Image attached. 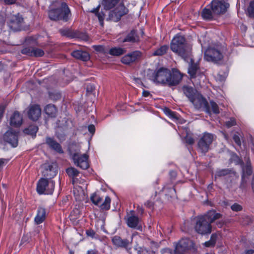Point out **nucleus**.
<instances>
[{
  "instance_id": "f257e3e1",
  "label": "nucleus",
  "mask_w": 254,
  "mask_h": 254,
  "mask_svg": "<svg viewBox=\"0 0 254 254\" xmlns=\"http://www.w3.org/2000/svg\"><path fill=\"white\" fill-rule=\"evenodd\" d=\"M221 216V214L216 213L215 211L210 210L207 214L198 217L194 226L195 231L202 235L211 233V223L219 219Z\"/></svg>"
},
{
  "instance_id": "f03ea898",
  "label": "nucleus",
  "mask_w": 254,
  "mask_h": 254,
  "mask_svg": "<svg viewBox=\"0 0 254 254\" xmlns=\"http://www.w3.org/2000/svg\"><path fill=\"white\" fill-rule=\"evenodd\" d=\"M49 17L52 20H62L67 21L71 16V12L67 4L62 1H56L50 7Z\"/></svg>"
},
{
  "instance_id": "7ed1b4c3",
  "label": "nucleus",
  "mask_w": 254,
  "mask_h": 254,
  "mask_svg": "<svg viewBox=\"0 0 254 254\" xmlns=\"http://www.w3.org/2000/svg\"><path fill=\"white\" fill-rule=\"evenodd\" d=\"M171 49L187 62H189V60L190 59L191 48L186 43L184 36L176 35L171 42Z\"/></svg>"
},
{
  "instance_id": "20e7f679",
  "label": "nucleus",
  "mask_w": 254,
  "mask_h": 254,
  "mask_svg": "<svg viewBox=\"0 0 254 254\" xmlns=\"http://www.w3.org/2000/svg\"><path fill=\"white\" fill-rule=\"evenodd\" d=\"M18 133L15 129L9 128L0 138V144H9L12 147H16L18 143Z\"/></svg>"
},
{
  "instance_id": "39448f33",
  "label": "nucleus",
  "mask_w": 254,
  "mask_h": 254,
  "mask_svg": "<svg viewBox=\"0 0 254 254\" xmlns=\"http://www.w3.org/2000/svg\"><path fill=\"white\" fill-rule=\"evenodd\" d=\"M54 188L55 182L46 178H40L37 183L36 190L39 194H52Z\"/></svg>"
},
{
  "instance_id": "423d86ee",
  "label": "nucleus",
  "mask_w": 254,
  "mask_h": 254,
  "mask_svg": "<svg viewBox=\"0 0 254 254\" xmlns=\"http://www.w3.org/2000/svg\"><path fill=\"white\" fill-rule=\"evenodd\" d=\"M214 139V135L211 133L205 132L197 143V149L203 154H205L210 149V147Z\"/></svg>"
},
{
  "instance_id": "0eeeda50",
  "label": "nucleus",
  "mask_w": 254,
  "mask_h": 254,
  "mask_svg": "<svg viewBox=\"0 0 254 254\" xmlns=\"http://www.w3.org/2000/svg\"><path fill=\"white\" fill-rule=\"evenodd\" d=\"M170 76V70L167 68L161 67L153 72L149 78L155 82L166 85Z\"/></svg>"
},
{
  "instance_id": "6e6552de",
  "label": "nucleus",
  "mask_w": 254,
  "mask_h": 254,
  "mask_svg": "<svg viewBox=\"0 0 254 254\" xmlns=\"http://www.w3.org/2000/svg\"><path fill=\"white\" fill-rule=\"evenodd\" d=\"M74 164L82 169L86 170L89 167V156L87 154H80L78 151L71 152Z\"/></svg>"
},
{
  "instance_id": "1a4fd4ad",
  "label": "nucleus",
  "mask_w": 254,
  "mask_h": 254,
  "mask_svg": "<svg viewBox=\"0 0 254 254\" xmlns=\"http://www.w3.org/2000/svg\"><path fill=\"white\" fill-rule=\"evenodd\" d=\"M91 201L95 205L98 206L102 210H108L110 208L111 198L107 196L102 202V198L98 194L94 193L90 196Z\"/></svg>"
},
{
  "instance_id": "9d476101",
  "label": "nucleus",
  "mask_w": 254,
  "mask_h": 254,
  "mask_svg": "<svg viewBox=\"0 0 254 254\" xmlns=\"http://www.w3.org/2000/svg\"><path fill=\"white\" fill-rule=\"evenodd\" d=\"M210 7L216 16L224 14L229 7V4L223 0H213L210 4Z\"/></svg>"
},
{
  "instance_id": "9b49d317",
  "label": "nucleus",
  "mask_w": 254,
  "mask_h": 254,
  "mask_svg": "<svg viewBox=\"0 0 254 254\" xmlns=\"http://www.w3.org/2000/svg\"><path fill=\"white\" fill-rule=\"evenodd\" d=\"M128 12V10L123 3H121L114 10L111 11L109 15V19L114 22L119 21L121 17Z\"/></svg>"
},
{
  "instance_id": "f8f14e48",
  "label": "nucleus",
  "mask_w": 254,
  "mask_h": 254,
  "mask_svg": "<svg viewBox=\"0 0 254 254\" xmlns=\"http://www.w3.org/2000/svg\"><path fill=\"white\" fill-rule=\"evenodd\" d=\"M142 53L139 51L130 52L122 58L123 64L129 65L138 62L142 58Z\"/></svg>"
},
{
  "instance_id": "ddd939ff",
  "label": "nucleus",
  "mask_w": 254,
  "mask_h": 254,
  "mask_svg": "<svg viewBox=\"0 0 254 254\" xmlns=\"http://www.w3.org/2000/svg\"><path fill=\"white\" fill-rule=\"evenodd\" d=\"M222 53L215 48H208L204 53V59L208 62H217L223 59Z\"/></svg>"
},
{
  "instance_id": "4468645a",
  "label": "nucleus",
  "mask_w": 254,
  "mask_h": 254,
  "mask_svg": "<svg viewBox=\"0 0 254 254\" xmlns=\"http://www.w3.org/2000/svg\"><path fill=\"white\" fill-rule=\"evenodd\" d=\"M190 101L192 103L196 109H199L204 107L206 113L208 114L210 113L208 103L201 95L196 93Z\"/></svg>"
},
{
  "instance_id": "2eb2a0df",
  "label": "nucleus",
  "mask_w": 254,
  "mask_h": 254,
  "mask_svg": "<svg viewBox=\"0 0 254 254\" xmlns=\"http://www.w3.org/2000/svg\"><path fill=\"white\" fill-rule=\"evenodd\" d=\"M125 220L128 227L141 230L142 227L140 225V220L134 214L133 211H130L127 214Z\"/></svg>"
},
{
  "instance_id": "dca6fc26",
  "label": "nucleus",
  "mask_w": 254,
  "mask_h": 254,
  "mask_svg": "<svg viewBox=\"0 0 254 254\" xmlns=\"http://www.w3.org/2000/svg\"><path fill=\"white\" fill-rule=\"evenodd\" d=\"M23 21V18L19 14L13 15L9 20L8 26L13 31H19L21 28Z\"/></svg>"
},
{
  "instance_id": "f3484780",
  "label": "nucleus",
  "mask_w": 254,
  "mask_h": 254,
  "mask_svg": "<svg viewBox=\"0 0 254 254\" xmlns=\"http://www.w3.org/2000/svg\"><path fill=\"white\" fill-rule=\"evenodd\" d=\"M112 242L117 247L125 248L126 250H130L131 248L132 239L129 241L126 239H123L118 236H115L112 238Z\"/></svg>"
},
{
  "instance_id": "a211bd4d",
  "label": "nucleus",
  "mask_w": 254,
  "mask_h": 254,
  "mask_svg": "<svg viewBox=\"0 0 254 254\" xmlns=\"http://www.w3.org/2000/svg\"><path fill=\"white\" fill-rule=\"evenodd\" d=\"M42 174L44 177L49 180L54 178L57 173L56 168L49 163H46L42 165Z\"/></svg>"
},
{
  "instance_id": "6ab92c4d",
  "label": "nucleus",
  "mask_w": 254,
  "mask_h": 254,
  "mask_svg": "<svg viewBox=\"0 0 254 254\" xmlns=\"http://www.w3.org/2000/svg\"><path fill=\"white\" fill-rule=\"evenodd\" d=\"M183 75L177 69H174L172 73L170 72V76L168 78L167 84L169 86H175L178 84L182 79Z\"/></svg>"
},
{
  "instance_id": "aec40b11",
  "label": "nucleus",
  "mask_w": 254,
  "mask_h": 254,
  "mask_svg": "<svg viewBox=\"0 0 254 254\" xmlns=\"http://www.w3.org/2000/svg\"><path fill=\"white\" fill-rule=\"evenodd\" d=\"M191 242L188 239H182L176 245L175 254H182L190 247Z\"/></svg>"
},
{
  "instance_id": "412c9836",
  "label": "nucleus",
  "mask_w": 254,
  "mask_h": 254,
  "mask_svg": "<svg viewBox=\"0 0 254 254\" xmlns=\"http://www.w3.org/2000/svg\"><path fill=\"white\" fill-rule=\"evenodd\" d=\"M189 67L188 68V73L191 79L194 78L200 73V68L199 65L197 63H194L190 56V59L189 60Z\"/></svg>"
},
{
  "instance_id": "4be33fe9",
  "label": "nucleus",
  "mask_w": 254,
  "mask_h": 254,
  "mask_svg": "<svg viewBox=\"0 0 254 254\" xmlns=\"http://www.w3.org/2000/svg\"><path fill=\"white\" fill-rule=\"evenodd\" d=\"M41 115V109L38 105H32L29 107L28 115L33 121H37Z\"/></svg>"
},
{
  "instance_id": "5701e85b",
  "label": "nucleus",
  "mask_w": 254,
  "mask_h": 254,
  "mask_svg": "<svg viewBox=\"0 0 254 254\" xmlns=\"http://www.w3.org/2000/svg\"><path fill=\"white\" fill-rule=\"evenodd\" d=\"M46 216V209L43 207H39L34 218L35 223L37 225L42 223L45 220Z\"/></svg>"
},
{
  "instance_id": "b1692460",
  "label": "nucleus",
  "mask_w": 254,
  "mask_h": 254,
  "mask_svg": "<svg viewBox=\"0 0 254 254\" xmlns=\"http://www.w3.org/2000/svg\"><path fill=\"white\" fill-rule=\"evenodd\" d=\"M46 143L52 149L55 150L59 153H64V151L62 148L61 145L53 138L51 137H47L46 138Z\"/></svg>"
},
{
  "instance_id": "393cba45",
  "label": "nucleus",
  "mask_w": 254,
  "mask_h": 254,
  "mask_svg": "<svg viewBox=\"0 0 254 254\" xmlns=\"http://www.w3.org/2000/svg\"><path fill=\"white\" fill-rule=\"evenodd\" d=\"M210 6V4L208 5L201 12V16L204 20H211L216 16L214 13H213V11L212 10Z\"/></svg>"
},
{
  "instance_id": "a878e982",
  "label": "nucleus",
  "mask_w": 254,
  "mask_h": 254,
  "mask_svg": "<svg viewBox=\"0 0 254 254\" xmlns=\"http://www.w3.org/2000/svg\"><path fill=\"white\" fill-rule=\"evenodd\" d=\"M73 57L83 61H87L89 60L90 56L89 54L82 50H75L71 53Z\"/></svg>"
},
{
  "instance_id": "bb28decb",
  "label": "nucleus",
  "mask_w": 254,
  "mask_h": 254,
  "mask_svg": "<svg viewBox=\"0 0 254 254\" xmlns=\"http://www.w3.org/2000/svg\"><path fill=\"white\" fill-rule=\"evenodd\" d=\"M22 123V117L21 115L17 111L14 112L10 118V125L15 127H18L21 125Z\"/></svg>"
},
{
  "instance_id": "cd10ccee",
  "label": "nucleus",
  "mask_w": 254,
  "mask_h": 254,
  "mask_svg": "<svg viewBox=\"0 0 254 254\" xmlns=\"http://www.w3.org/2000/svg\"><path fill=\"white\" fill-rule=\"evenodd\" d=\"M139 40L135 30H131L123 40V42H136Z\"/></svg>"
},
{
  "instance_id": "c85d7f7f",
  "label": "nucleus",
  "mask_w": 254,
  "mask_h": 254,
  "mask_svg": "<svg viewBox=\"0 0 254 254\" xmlns=\"http://www.w3.org/2000/svg\"><path fill=\"white\" fill-rule=\"evenodd\" d=\"M182 91L184 94L190 100L196 94L194 90L191 87L185 85L182 87Z\"/></svg>"
},
{
  "instance_id": "c756f323",
  "label": "nucleus",
  "mask_w": 254,
  "mask_h": 254,
  "mask_svg": "<svg viewBox=\"0 0 254 254\" xmlns=\"http://www.w3.org/2000/svg\"><path fill=\"white\" fill-rule=\"evenodd\" d=\"M100 5H99L97 7L93 8L91 12L95 13V15L98 17L100 25L103 26L104 24V19L105 17L104 13L101 11L99 12Z\"/></svg>"
},
{
  "instance_id": "7c9ffc66",
  "label": "nucleus",
  "mask_w": 254,
  "mask_h": 254,
  "mask_svg": "<svg viewBox=\"0 0 254 254\" xmlns=\"http://www.w3.org/2000/svg\"><path fill=\"white\" fill-rule=\"evenodd\" d=\"M126 52L125 48L121 47H114L110 49L109 54L114 56H120Z\"/></svg>"
},
{
  "instance_id": "2f4dec72",
  "label": "nucleus",
  "mask_w": 254,
  "mask_h": 254,
  "mask_svg": "<svg viewBox=\"0 0 254 254\" xmlns=\"http://www.w3.org/2000/svg\"><path fill=\"white\" fill-rule=\"evenodd\" d=\"M120 0H103L102 5L106 10L113 8Z\"/></svg>"
},
{
  "instance_id": "473e14b6",
  "label": "nucleus",
  "mask_w": 254,
  "mask_h": 254,
  "mask_svg": "<svg viewBox=\"0 0 254 254\" xmlns=\"http://www.w3.org/2000/svg\"><path fill=\"white\" fill-rule=\"evenodd\" d=\"M66 172L69 177L72 178V184L74 183L75 179L79 174V172L73 167H70L66 169Z\"/></svg>"
},
{
  "instance_id": "72a5a7b5",
  "label": "nucleus",
  "mask_w": 254,
  "mask_h": 254,
  "mask_svg": "<svg viewBox=\"0 0 254 254\" xmlns=\"http://www.w3.org/2000/svg\"><path fill=\"white\" fill-rule=\"evenodd\" d=\"M45 112L46 114L51 117H54L57 113V109L55 105L52 104L47 105L45 109Z\"/></svg>"
},
{
  "instance_id": "f704fd0d",
  "label": "nucleus",
  "mask_w": 254,
  "mask_h": 254,
  "mask_svg": "<svg viewBox=\"0 0 254 254\" xmlns=\"http://www.w3.org/2000/svg\"><path fill=\"white\" fill-rule=\"evenodd\" d=\"M168 50V47L166 45H163L155 50L152 55L154 56H162L167 53Z\"/></svg>"
},
{
  "instance_id": "c9c22d12",
  "label": "nucleus",
  "mask_w": 254,
  "mask_h": 254,
  "mask_svg": "<svg viewBox=\"0 0 254 254\" xmlns=\"http://www.w3.org/2000/svg\"><path fill=\"white\" fill-rule=\"evenodd\" d=\"M208 106L210 108V113L209 114H211V112L215 114H218L220 113L219 107L214 101L210 100L209 103H208Z\"/></svg>"
},
{
  "instance_id": "e433bc0d",
  "label": "nucleus",
  "mask_w": 254,
  "mask_h": 254,
  "mask_svg": "<svg viewBox=\"0 0 254 254\" xmlns=\"http://www.w3.org/2000/svg\"><path fill=\"white\" fill-rule=\"evenodd\" d=\"M38 129V128L37 126L35 125H31L24 130V132L31 135H35Z\"/></svg>"
},
{
  "instance_id": "4c0bfd02",
  "label": "nucleus",
  "mask_w": 254,
  "mask_h": 254,
  "mask_svg": "<svg viewBox=\"0 0 254 254\" xmlns=\"http://www.w3.org/2000/svg\"><path fill=\"white\" fill-rule=\"evenodd\" d=\"M217 239V235L213 234L210 238V239L204 243V245L206 247H213L215 246Z\"/></svg>"
},
{
  "instance_id": "58836bf2",
  "label": "nucleus",
  "mask_w": 254,
  "mask_h": 254,
  "mask_svg": "<svg viewBox=\"0 0 254 254\" xmlns=\"http://www.w3.org/2000/svg\"><path fill=\"white\" fill-rule=\"evenodd\" d=\"M231 170L228 169H219L216 171L215 176L216 177H223L230 174Z\"/></svg>"
},
{
  "instance_id": "ea45409f",
  "label": "nucleus",
  "mask_w": 254,
  "mask_h": 254,
  "mask_svg": "<svg viewBox=\"0 0 254 254\" xmlns=\"http://www.w3.org/2000/svg\"><path fill=\"white\" fill-rule=\"evenodd\" d=\"M248 181H249V178L247 177L244 176V175L242 176V180L240 186V189L243 190H246L248 186Z\"/></svg>"
},
{
  "instance_id": "a19ab883",
  "label": "nucleus",
  "mask_w": 254,
  "mask_h": 254,
  "mask_svg": "<svg viewBox=\"0 0 254 254\" xmlns=\"http://www.w3.org/2000/svg\"><path fill=\"white\" fill-rule=\"evenodd\" d=\"M247 12L250 17L254 18V0L250 2Z\"/></svg>"
},
{
  "instance_id": "79ce46f5",
  "label": "nucleus",
  "mask_w": 254,
  "mask_h": 254,
  "mask_svg": "<svg viewBox=\"0 0 254 254\" xmlns=\"http://www.w3.org/2000/svg\"><path fill=\"white\" fill-rule=\"evenodd\" d=\"M44 55V52L41 49L33 48L32 56L35 57H41Z\"/></svg>"
},
{
  "instance_id": "37998d69",
  "label": "nucleus",
  "mask_w": 254,
  "mask_h": 254,
  "mask_svg": "<svg viewBox=\"0 0 254 254\" xmlns=\"http://www.w3.org/2000/svg\"><path fill=\"white\" fill-rule=\"evenodd\" d=\"M165 114L172 119H177V114L175 112L172 111L168 108L164 109Z\"/></svg>"
},
{
  "instance_id": "c03bdc74",
  "label": "nucleus",
  "mask_w": 254,
  "mask_h": 254,
  "mask_svg": "<svg viewBox=\"0 0 254 254\" xmlns=\"http://www.w3.org/2000/svg\"><path fill=\"white\" fill-rule=\"evenodd\" d=\"M49 97L53 101H57L61 98V94L58 92H49Z\"/></svg>"
},
{
  "instance_id": "a18cd8bd",
  "label": "nucleus",
  "mask_w": 254,
  "mask_h": 254,
  "mask_svg": "<svg viewBox=\"0 0 254 254\" xmlns=\"http://www.w3.org/2000/svg\"><path fill=\"white\" fill-rule=\"evenodd\" d=\"M252 173V170L251 167L249 165H247L243 169V174L242 175L248 177Z\"/></svg>"
},
{
  "instance_id": "49530a36",
  "label": "nucleus",
  "mask_w": 254,
  "mask_h": 254,
  "mask_svg": "<svg viewBox=\"0 0 254 254\" xmlns=\"http://www.w3.org/2000/svg\"><path fill=\"white\" fill-rule=\"evenodd\" d=\"M33 47H26L21 50V53L29 56H32Z\"/></svg>"
},
{
  "instance_id": "de8ad7c7",
  "label": "nucleus",
  "mask_w": 254,
  "mask_h": 254,
  "mask_svg": "<svg viewBox=\"0 0 254 254\" xmlns=\"http://www.w3.org/2000/svg\"><path fill=\"white\" fill-rule=\"evenodd\" d=\"M138 254H152L153 252L147 250L144 247H139L137 250Z\"/></svg>"
},
{
  "instance_id": "09e8293b",
  "label": "nucleus",
  "mask_w": 254,
  "mask_h": 254,
  "mask_svg": "<svg viewBox=\"0 0 254 254\" xmlns=\"http://www.w3.org/2000/svg\"><path fill=\"white\" fill-rule=\"evenodd\" d=\"M226 126L229 128L236 125V121L234 118H230L229 120L225 122Z\"/></svg>"
},
{
  "instance_id": "8fccbe9b",
  "label": "nucleus",
  "mask_w": 254,
  "mask_h": 254,
  "mask_svg": "<svg viewBox=\"0 0 254 254\" xmlns=\"http://www.w3.org/2000/svg\"><path fill=\"white\" fill-rule=\"evenodd\" d=\"M86 234L87 236L90 237L92 239H97L98 237V235L96 234L95 231L92 229L86 230Z\"/></svg>"
},
{
  "instance_id": "3c124183",
  "label": "nucleus",
  "mask_w": 254,
  "mask_h": 254,
  "mask_svg": "<svg viewBox=\"0 0 254 254\" xmlns=\"http://www.w3.org/2000/svg\"><path fill=\"white\" fill-rule=\"evenodd\" d=\"M231 208L233 211L238 212L241 211L243 208L241 205L235 203L231 206Z\"/></svg>"
},
{
  "instance_id": "603ef678",
  "label": "nucleus",
  "mask_w": 254,
  "mask_h": 254,
  "mask_svg": "<svg viewBox=\"0 0 254 254\" xmlns=\"http://www.w3.org/2000/svg\"><path fill=\"white\" fill-rule=\"evenodd\" d=\"M60 33L64 36L67 37H72L70 34V31L68 29H62L60 30Z\"/></svg>"
},
{
  "instance_id": "864d4df0",
  "label": "nucleus",
  "mask_w": 254,
  "mask_h": 254,
  "mask_svg": "<svg viewBox=\"0 0 254 254\" xmlns=\"http://www.w3.org/2000/svg\"><path fill=\"white\" fill-rule=\"evenodd\" d=\"M9 161V159L5 158H0V170L5 166Z\"/></svg>"
},
{
  "instance_id": "5fc2aeb1",
  "label": "nucleus",
  "mask_w": 254,
  "mask_h": 254,
  "mask_svg": "<svg viewBox=\"0 0 254 254\" xmlns=\"http://www.w3.org/2000/svg\"><path fill=\"white\" fill-rule=\"evenodd\" d=\"M95 90V86L93 84H89L86 86V92L88 94H91Z\"/></svg>"
},
{
  "instance_id": "6e6d98bb",
  "label": "nucleus",
  "mask_w": 254,
  "mask_h": 254,
  "mask_svg": "<svg viewBox=\"0 0 254 254\" xmlns=\"http://www.w3.org/2000/svg\"><path fill=\"white\" fill-rule=\"evenodd\" d=\"M77 37L83 41H86L88 40V36L85 33H78V35H77Z\"/></svg>"
},
{
  "instance_id": "4d7b16f0",
  "label": "nucleus",
  "mask_w": 254,
  "mask_h": 254,
  "mask_svg": "<svg viewBox=\"0 0 254 254\" xmlns=\"http://www.w3.org/2000/svg\"><path fill=\"white\" fill-rule=\"evenodd\" d=\"M233 140L235 142V143L239 146L241 145V141L240 137L237 135L234 134L233 137Z\"/></svg>"
},
{
  "instance_id": "13d9d810",
  "label": "nucleus",
  "mask_w": 254,
  "mask_h": 254,
  "mask_svg": "<svg viewBox=\"0 0 254 254\" xmlns=\"http://www.w3.org/2000/svg\"><path fill=\"white\" fill-rule=\"evenodd\" d=\"M186 141L189 144H192L194 143V139L191 137H187L186 138Z\"/></svg>"
},
{
  "instance_id": "bf43d9fd",
  "label": "nucleus",
  "mask_w": 254,
  "mask_h": 254,
  "mask_svg": "<svg viewBox=\"0 0 254 254\" xmlns=\"http://www.w3.org/2000/svg\"><path fill=\"white\" fill-rule=\"evenodd\" d=\"M88 131L91 133H94L95 131V127L93 125L88 126Z\"/></svg>"
},
{
  "instance_id": "052dcab7",
  "label": "nucleus",
  "mask_w": 254,
  "mask_h": 254,
  "mask_svg": "<svg viewBox=\"0 0 254 254\" xmlns=\"http://www.w3.org/2000/svg\"><path fill=\"white\" fill-rule=\"evenodd\" d=\"M144 205L148 208H151L153 206V203L150 200H148L144 203Z\"/></svg>"
},
{
  "instance_id": "680f3d73",
  "label": "nucleus",
  "mask_w": 254,
  "mask_h": 254,
  "mask_svg": "<svg viewBox=\"0 0 254 254\" xmlns=\"http://www.w3.org/2000/svg\"><path fill=\"white\" fill-rule=\"evenodd\" d=\"M98 254V251L96 249H94L88 250L86 254Z\"/></svg>"
},
{
  "instance_id": "e2e57ef3",
  "label": "nucleus",
  "mask_w": 254,
  "mask_h": 254,
  "mask_svg": "<svg viewBox=\"0 0 254 254\" xmlns=\"http://www.w3.org/2000/svg\"><path fill=\"white\" fill-rule=\"evenodd\" d=\"M142 96L143 97H149V96H150V97L152 96V95L150 93V92L148 91H146V90H143V92H142Z\"/></svg>"
},
{
  "instance_id": "0e129e2a",
  "label": "nucleus",
  "mask_w": 254,
  "mask_h": 254,
  "mask_svg": "<svg viewBox=\"0 0 254 254\" xmlns=\"http://www.w3.org/2000/svg\"><path fill=\"white\" fill-rule=\"evenodd\" d=\"M4 19L3 16L0 15V29H2L4 25Z\"/></svg>"
},
{
  "instance_id": "69168bd1",
  "label": "nucleus",
  "mask_w": 254,
  "mask_h": 254,
  "mask_svg": "<svg viewBox=\"0 0 254 254\" xmlns=\"http://www.w3.org/2000/svg\"><path fill=\"white\" fill-rule=\"evenodd\" d=\"M5 3L8 4H11L14 3L16 0H4Z\"/></svg>"
},
{
  "instance_id": "338daca9",
  "label": "nucleus",
  "mask_w": 254,
  "mask_h": 254,
  "mask_svg": "<svg viewBox=\"0 0 254 254\" xmlns=\"http://www.w3.org/2000/svg\"><path fill=\"white\" fill-rule=\"evenodd\" d=\"M4 108L3 106H0V120L2 118L3 116V114L4 112Z\"/></svg>"
},
{
  "instance_id": "774afa93",
  "label": "nucleus",
  "mask_w": 254,
  "mask_h": 254,
  "mask_svg": "<svg viewBox=\"0 0 254 254\" xmlns=\"http://www.w3.org/2000/svg\"><path fill=\"white\" fill-rule=\"evenodd\" d=\"M246 254H254V250H248L247 251Z\"/></svg>"
}]
</instances>
